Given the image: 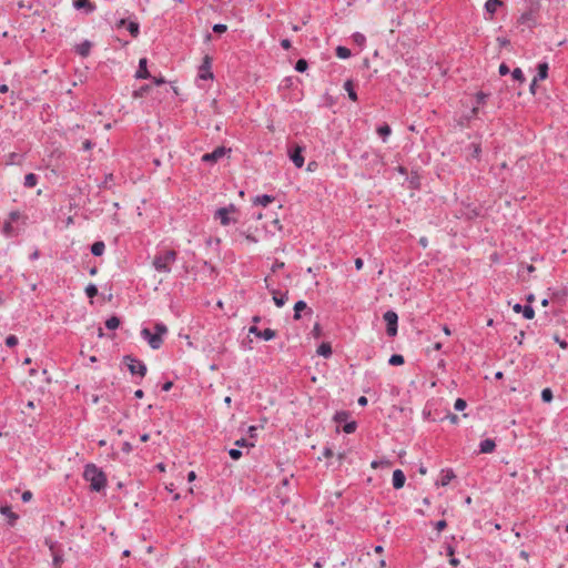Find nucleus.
Segmentation results:
<instances>
[{"label": "nucleus", "instance_id": "25", "mask_svg": "<svg viewBox=\"0 0 568 568\" xmlns=\"http://www.w3.org/2000/svg\"><path fill=\"white\" fill-rule=\"evenodd\" d=\"M392 129L388 124L384 123L377 128V134L386 141V139L390 135Z\"/></svg>", "mask_w": 568, "mask_h": 568}, {"label": "nucleus", "instance_id": "11", "mask_svg": "<svg viewBox=\"0 0 568 568\" xmlns=\"http://www.w3.org/2000/svg\"><path fill=\"white\" fill-rule=\"evenodd\" d=\"M118 27H120V28L121 27H125L133 38H136L139 36V33H140V26L135 21H129L128 22L125 19H121L119 21Z\"/></svg>", "mask_w": 568, "mask_h": 568}, {"label": "nucleus", "instance_id": "1", "mask_svg": "<svg viewBox=\"0 0 568 568\" xmlns=\"http://www.w3.org/2000/svg\"><path fill=\"white\" fill-rule=\"evenodd\" d=\"M83 478L90 483L93 491L100 493L106 486V475L95 464H87L83 471Z\"/></svg>", "mask_w": 568, "mask_h": 568}, {"label": "nucleus", "instance_id": "29", "mask_svg": "<svg viewBox=\"0 0 568 568\" xmlns=\"http://www.w3.org/2000/svg\"><path fill=\"white\" fill-rule=\"evenodd\" d=\"M120 324L121 322L118 316H111L105 321V327L111 331L116 329L120 326Z\"/></svg>", "mask_w": 568, "mask_h": 568}, {"label": "nucleus", "instance_id": "27", "mask_svg": "<svg viewBox=\"0 0 568 568\" xmlns=\"http://www.w3.org/2000/svg\"><path fill=\"white\" fill-rule=\"evenodd\" d=\"M307 310V304L304 301H298L294 305V320L301 318V312Z\"/></svg>", "mask_w": 568, "mask_h": 568}, {"label": "nucleus", "instance_id": "16", "mask_svg": "<svg viewBox=\"0 0 568 568\" xmlns=\"http://www.w3.org/2000/svg\"><path fill=\"white\" fill-rule=\"evenodd\" d=\"M495 448H496L495 440L489 439V438L481 440L479 444V453H481V454H490L495 450Z\"/></svg>", "mask_w": 568, "mask_h": 568}, {"label": "nucleus", "instance_id": "37", "mask_svg": "<svg viewBox=\"0 0 568 568\" xmlns=\"http://www.w3.org/2000/svg\"><path fill=\"white\" fill-rule=\"evenodd\" d=\"M307 68H308V63L305 59H300L295 63V70L297 72H304L307 70Z\"/></svg>", "mask_w": 568, "mask_h": 568}, {"label": "nucleus", "instance_id": "6", "mask_svg": "<svg viewBox=\"0 0 568 568\" xmlns=\"http://www.w3.org/2000/svg\"><path fill=\"white\" fill-rule=\"evenodd\" d=\"M304 146L298 144H293L288 148V156L294 165L301 169L304 165V156H303Z\"/></svg>", "mask_w": 568, "mask_h": 568}, {"label": "nucleus", "instance_id": "38", "mask_svg": "<svg viewBox=\"0 0 568 568\" xmlns=\"http://www.w3.org/2000/svg\"><path fill=\"white\" fill-rule=\"evenodd\" d=\"M85 294L88 297L93 298L98 295V287L94 284H89L85 287Z\"/></svg>", "mask_w": 568, "mask_h": 568}, {"label": "nucleus", "instance_id": "46", "mask_svg": "<svg viewBox=\"0 0 568 568\" xmlns=\"http://www.w3.org/2000/svg\"><path fill=\"white\" fill-rule=\"evenodd\" d=\"M229 455L232 459L237 460L242 457V452L236 448H232L229 450Z\"/></svg>", "mask_w": 568, "mask_h": 568}, {"label": "nucleus", "instance_id": "5", "mask_svg": "<svg viewBox=\"0 0 568 568\" xmlns=\"http://www.w3.org/2000/svg\"><path fill=\"white\" fill-rule=\"evenodd\" d=\"M383 318L386 322L387 335L390 337L395 336L397 334L398 315L394 311H387L384 313Z\"/></svg>", "mask_w": 568, "mask_h": 568}, {"label": "nucleus", "instance_id": "17", "mask_svg": "<svg viewBox=\"0 0 568 568\" xmlns=\"http://www.w3.org/2000/svg\"><path fill=\"white\" fill-rule=\"evenodd\" d=\"M91 47H92V43L89 40H84L83 42H81L80 44L77 45L75 52L79 55L85 58L90 54Z\"/></svg>", "mask_w": 568, "mask_h": 568}, {"label": "nucleus", "instance_id": "59", "mask_svg": "<svg viewBox=\"0 0 568 568\" xmlns=\"http://www.w3.org/2000/svg\"><path fill=\"white\" fill-rule=\"evenodd\" d=\"M363 265H364L363 260H362L361 257H357V258L355 260V267H356V270H357V271L362 270Z\"/></svg>", "mask_w": 568, "mask_h": 568}, {"label": "nucleus", "instance_id": "61", "mask_svg": "<svg viewBox=\"0 0 568 568\" xmlns=\"http://www.w3.org/2000/svg\"><path fill=\"white\" fill-rule=\"evenodd\" d=\"M373 154L369 153V152H364L362 155H361V159L363 161H369L372 159Z\"/></svg>", "mask_w": 568, "mask_h": 568}, {"label": "nucleus", "instance_id": "60", "mask_svg": "<svg viewBox=\"0 0 568 568\" xmlns=\"http://www.w3.org/2000/svg\"><path fill=\"white\" fill-rule=\"evenodd\" d=\"M446 555H447L448 557H450V558H452V557H454V555H455V549H454V547H453V546H450V545H448V546H447V548H446Z\"/></svg>", "mask_w": 568, "mask_h": 568}, {"label": "nucleus", "instance_id": "20", "mask_svg": "<svg viewBox=\"0 0 568 568\" xmlns=\"http://www.w3.org/2000/svg\"><path fill=\"white\" fill-rule=\"evenodd\" d=\"M105 244L102 241H97L91 245V253L94 256H101L104 253Z\"/></svg>", "mask_w": 568, "mask_h": 568}, {"label": "nucleus", "instance_id": "10", "mask_svg": "<svg viewBox=\"0 0 568 568\" xmlns=\"http://www.w3.org/2000/svg\"><path fill=\"white\" fill-rule=\"evenodd\" d=\"M248 333L253 334L256 337L262 338L264 341H271L276 336V332L274 329L265 328V329L261 331L255 325H253L248 328Z\"/></svg>", "mask_w": 568, "mask_h": 568}, {"label": "nucleus", "instance_id": "14", "mask_svg": "<svg viewBox=\"0 0 568 568\" xmlns=\"http://www.w3.org/2000/svg\"><path fill=\"white\" fill-rule=\"evenodd\" d=\"M405 480V474L400 469L394 470L392 483L395 489H400L402 487H404Z\"/></svg>", "mask_w": 568, "mask_h": 568}, {"label": "nucleus", "instance_id": "7", "mask_svg": "<svg viewBox=\"0 0 568 568\" xmlns=\"http://www.w3.org/2000/svg\"><path fill=\"white\" fill-rule=\"evenodd\" d=\"M141 336L149 343L152 349H159L163 344V338L146 327L142 328Z\"/></svg>", "mask_w": 568, "mask_h": 568}, {"label": "nucleus", "instance_id": "39", "mask_svg": "<svg viewBox=\"0 0 568 568\" xmlns=\"http://www.w3.org/2000/svg\"><path fill=\"white\" fill-rule=\"evenodd\" d=\"M552 390L550 388H544L541 390V399L545 402V403H550L552 400Z\"/></svg>", "mask_w": 568, "mask_h": 568}, {"label": "nucleus", "instance_id": "22", "mask_svg": "<svg viewBox=\"0 0 568 568\" xmlns=\"http://www.w3.org/2000/svg\"><path fill=\"white\" fill-rule=\"evenodd\" d=\"M274 201V197L267 194L258 195L254 199L253 203L256 205L267 206Z\"/></svg>", "mask_w": 568, "mask_h": 568}, {"label": "nucleus", "instance_id": "12", "mask_svg": "<svg viewBox=\"0 0 568 568\" xmlns=\"http://www.w3.org/2000/svg\"><path fill=\"white\" fill-rule=\"evenodd\" d=\"M136 79H149L152 78L151 73L148 70V60L146 58H141L139 61V68L135 73Z\"/></svg>", "mask_w": 568, "mask_h": 568}, {"label": "nucleus", "instance_id": "23", "mask_svg": "<svg viewBox=\"0 0 568 568\" xmlns=\"http://www.w3.org/2000/svg\"><path fill=\"white\" fill-rule=\"evenodd\" d=\"M344 89L347 91L348 93V98L356 102L358 100L357 98V93L355 92L354 90V84H353V81L352 80H347L345 83H344Z\"/></svg>", "mask_w": 568, "mask_h": 568}, {"label": "nucleus", "instance_id": "40", "mask_svg": "<svg viewBox=\"0 0 568 568\" xmlns=\"http://www.w3.org/2000/svg\"><path fill=\"white\" fill-rule=\"evenodd\" d=\"M1 513L10 518L11 525L13 524L14 520L18 519V516L14 513H12L11 509L7 506L1 508Z\"/></svg>", "mask_w": 568, "mask_h": 568}, {"label": "nucleus", "instance_id": "32", "mask_svg": "<svg viewBox=\"0 0 568 568\" xmlns=\"http://www.w3.org/2000/svg\"><path fill=\"white\" fill-rule=\"evenodd\" d=\"M351 50L346 47H343V45H338L336 48V55L339 58V59H347L351 57Z\"/></svg>", "mask_w": 568, "mask_h": 568}, {"label": "nucleus", "instance_id": "2", "mask_svg": "<svg viewBox=\"0 0 568 568\" xmlns=\"http://www.w3.org/2000/svg\"><path fill=\"white\" fill-rule=\"evenodd\" d=\"M176 252L174 250H164L155 254L153 266L158 272L170 273L171 265L176 261Z\"/></svg>", "mask_w": 568, "mask_h": 568}, {"label": "nucleus", "instance_id": "48", "mask_svg": "<svg viewBox=\"0 0 568 568\" xmlns=\"http://www.w3.org/2000/svg\"><path fill=\"white\" fill-rule=\"evenodd\" d=\"M488 94L484 93V92H478L476 94V103L477 104H483L485 103L486 99H487Z\"/></svg>", "mask_w": 568, "mask_h": 568}, {"label": "nucleus", "instance_id": "24", "mask_svg": "<svg viewBox=\"0 0 568 568\" xmlns=\"http://www.w3.org/2000/svg\"><path fill=\"white\" fill-rule=\"evenodd\" d=\"M317 354L327 358L332 355V346L329 343H322L317 348Z\"/></svg>", "mask_w": 568, "mask_h": 568}, {"label": "nucleus", "instance_id": "41", "mask_svg": "<svg viewBox=\"0 0 568 568\" xmlns=\"http://www.w3.org/2000/svg\"><path fill=\"white\" fill-rule=\"evenodd\" d=\"M356 423L354 420L352 422H346L345 425L343 426V430L346 433V434H352L356 430Z\"/></svg>", "mask_w": 568, "mask_h": 568}, {"label": "nucleus", "instance_id": "54", "mask_svg": "<svg viewBox=\"0 0 568 568\" xmlns=\"http://www.w3.org/2000/svg\"><path fill=\"white\" fill-rule=\"evenodd\" d=\"M93 148V143L90 140H85L82 144V149L84 151H89Z\"/></svg>", "mask_w": 568, "mask_h": 568}, {"label": "nucleus", "instance_id": "34", "mask_svg": "<svg viewBox=\"0 0 568 568\" xmlns=\"http://www.w3.org/2000/svg\"><path fill=\"white\" fill-rule=\"evenodd\" d=\"M404 362H405V359H404L403 355H400V354H393L388 359V364L393 365V366L403 365Z\"/></svg>", "mask_w": 568, "mask_h": 568}, {"label": "nucleus", "instance_id": "15", "mask_svg": "<svg viewBox=\"0 0 568 568\" xmlns=\"http://www.w3.org/2000/svg\"><path fill=\"white\" fill-rule=\"evenodd\" d=\"M266 287L270 290V292L273 295V301L277 307H282L285 305L286 301L288 300L287 292L280 294L276 290L270 288L268 285Z\"/></svg>", "mask_w": 568, "mask_h": 568}, {"label": "nucleus", "instance_id": "35", "mask_svg": "<svg viewBox=\"0 0 568 568\" xmlns=\"http://www.w3.org/2000/svg\"><path fill=\"white\" fill-rule=\"evenodd\" d=\"M511 77L515 81H518L519 83H524L526 81L524 72L521 71L520 68H515L511 72Z\"/></svg>", "mask_w": 568, "mask_h": 568}, {"label": "nucleus", "instance_id": "18", "mask_svg": "<svg viewBox=\"0 0 568 568\" xmlns=\"http://www.w3.org/2000/svg\"><path fill=\"white\" fill-rule=\"evenodd\" d=\"M549 67L547 62H540L537 65V74L535 77L536 80L541 81L547 79Z\"/></svg>", "mask_w": 568, "mask_h": 568}, {"label": "nucleus", "instance_id": "64", "mask_svg": "<svg viewBox=\"0 0 568 568\" xmlns=\"http://www.w3.org/2000/svg\"><path fill=\"white\" fill-rule=\"evenodd\" d=\"M245 239L248 242H252V243H256L257 242V239L254 235H252V234H245Z\"/></svg>", "mask_w": 568, "mask_h": 568}, {"label": "nucleus", "instance_id": "19", "mask_svg": "<svg viewBox=\"0 0 568 568\" xmlns=\"http://www.w3.org/2000/svg\"><path fill=\"white\" fill-rule=\"evenodd\" d=\"M73 6L78 10L85 9L87 12H92L95 9V6L90 0H73Z\"/></svg>", "mask_w": 568, "mask_h": 568}, {"label": "nucleus", "instance_id": "62", "mask_svg": "<svg viewBox=\"0 0 568 568\" xmlns=\"http://www.w3.org/2000/svg\"><path fill=\"white\" fill-rule=\"evenodd\" d=\"M153 80V83L156 84V85H161V84H164L165 83V80L163 78H152Z\"/></svg>", "mask_w": 568, "mask_h": 568}, {"label": "nucleus", "instance_id": "9", "mask_svg": "<svg viewBox=\"0 0 568 568\" xmlns=\"http://www.w3.org/2000/svg\"><path fill=\"white\" fill-rule=\"evenodd\" d=\"M230 151L231 149H226L225 146H217L214 151L203 154L202 161L206 163H215Z\"/></svg>", "mask_w": 568, "mask_h": 568}, {"label": "nucleus", "instance_id": "42", "mask_svg": "<svg viewBox=\"0 0 568 568\" xmlns=\"http://www.w3.org/2000/svg\"><path fill=\"white\" fill-rule=\"evenodd\" d=\"M18 337L16 335H8L6 338V345L8 347H14L18 345Z\"/></svg>", "mask_w": 568, "mask_h": 568}, {"label": "nucleus", "instance_id": "50", "mask_svg": "<svg viewBox=\"0 0 568 568\" xmlns=\"http://www.w3.org/2000/svg\"><path fill=\"white\" fill-rule=\"evenodd\" d=\"M498 71H499L500 75H506V74L509 73L510 70H509V68H508V65L506 63H501L499 65V70Z\"/></svg>", "mask_w": 568, "mask_h": 568}, {"label": "nucleus", "instance_id": "63", "mask_svg": "<svg viewBox=\"0 0 568 568\" xmlns=\"http://www.w3.org/2000/svg\"><path fill=\"white\" fill-rule=\"evenodd\" d=\"M235 445L239 446V447H244V446H247V442H246V439L241 438V439L235 442Z\"/></svg>", "mask_w": 568, "mask_h": 568}, {"label": "nucleus", "instance_id": "13", "mask_svg": "<svg viewBox=\"0 0 568 568\" xmlns=\"http://www.w3.org/2000/svg\"><path fill=\"white\" fill-rule=\"evenodd\" d=\"M513 310L515 313H523V316L526 320H531L535 316V311L530 305L523 306L521 304L517 303L513 306Z\"/></svg>", "mask_w": 568, "mask_h": 568}, {"label": "nucleus", "instance_id": "58", "mask_svg": "<svg viewBox=\"0 0 568 568\" xmlns=\"http://www.w3.org/2000/svg\"><path fill=\"white\" fill-rule=\"evenodd\" d=\"M537 82L538 80H536L535 78L532 79L531 83H530V87H529V90L532 94H536V88H537Z\"/></svg>", "mask_w": 568, "mask_h": 568}, {"label": "nucleus", "instance_id": "30", "mask_svg": "<svg viewBox=\"0 0 568 568\" xmlns=\"http://www.w3.org/2000/svg\"><path fill=\"white\" fill-rule=\"evenodd\" d=\"M150 89H151V87L149 84L142 85L138 90L133 91V98L139 99V98L145 97L149 93Z\"/></svg>", "mask_w": 568, "mask_h": 568}, {"label": "nucleus", "instance_id": "36", "mask_svg": "<svg viewBox=\"0 0 568 568\" xmlns=\"http://www.w3.org/2000/svg\"><path fill=\"white\" fill-rule=\"evenodd\" d=\"M348 418V413L345 410L336 412L334 416V420L338 424L346 423Z\"/></svg>", "mask_w": 568, "mask_h": 568}, {"label": "nucleus", "instance_id": "3", "mask_svg": "<svg viewBox=\"0 0 568 568\" xmlns=\"http://www.w3.org/2000/svg\"><path fill=\"white\" fill-rule=\"evenodd\" d=\"M123 363L128 366V369L132 375H139L144 377L146 374V365L142 362L133 357L132 355H125L123 357Z\"/></svg>", "mask_w": 568, "mask_h": 568}, {"label": "nucleus", "instance_id": "57", "mask_svg": "<svg viewBox=\"0 0 568 568\" xmlns=\"http://www.w3.org/2000/svg\"><path fill=\"white\" fill-rule=\"evenodd\" d=\"M291 45H292V44H291V41H290L288 39H283V40L281 41V47H282L283 49H285V50H288V49L291 48Z\"/></svg>", "mask_w": 568, "mask_h": 568}, {"label": "nucleus", "instance_id": "43", "mask_svg": "<svg viewBox=\"0 0 568 568\" xmlns=\"http://www.w3.org/2000/svg\"><path fill=\"white\" fill-rule=\"evenodd\" d=\"M353 40L355 43L359 44V45H363L366 41V38L364 34L359 33V32H356L353 34Z\"/></svg>", "mask_w": 568, "mask_h": 568}, {"label": "nucleus", "instance_id": "26", "mask_svg": "<svg viewBox=\"0 0 568 568\" xmlns=\"http://www.w3.org/2000/svg\"><path fill=\"white\" fill-rule=\"evenodd\" d=\"M38 183V176L34 174V173H28L26 176H24V182H23V185L26 187H34Z\"/></svg>", "mask_w": 568, "mask_h": 568}, {"label": "nucleus", "instance_id": "51", "mask_svg": "<svg viewBox=\"0 0 568 568\" xmlns=\"http://www.w3.org/2000/svg\"><path fill=\"white\" fill-rule=\"evenodd\" d=\"M62 556L59 554L53 555V566L54 568L60 567V564L62 562Z\"/></svg>", "mask_w": 568, "mask_h": 568}, {"label": "nucleus", "instance_id": "8", "mask_svg": "<svg viewBox=\"0 0 568 568\" xmlns=\"http://www.w3.org/2000/svg\"><path fill=\"white\" fill-rule=\"evenodd\" d=\"M211 67H212V58L206 54L203 58L202 64L199 68L197 77L201 80H211V79H213V72L211 71Z\"/></svg>", "mask_w": 568, "mask_h": 568}, {"label": "nucleus", "instance_id": "45", "mask_svg": "<svg viewBox=\"0 0 568 568\" xmlns=\"http://www.w3.org/2000/svg\"><path fill=\"white\" fill-rule=\"evenodd\" d=\"M226 30H227V26L226 24L216 23V24L213 26V31L215 33L222 34V33L226 32Z\"/></svg>", "mask_w": 568, "mask_h": 568}, {"label": "nucleus", "instance_id": "53", "mask_svg": "<svg viewBox=\"0 0 568 568\" xmlns=\"http://www.w3.org/2000/svg\"><path fill=\"white\" fill-rule=\"evenodd\" d=\"M22 501L23 503H28L31 500L32 498V493L30 490H26L23 494H22Z\"/></svg>", "mask_w": 568, "mask_h": 568}, {"label": "nucleus", "instance_id": "47", "mask_svg": "<svg viewBox=\"0 0 568 568\" xmlns=\"http://www.w3.org/2000/svg\"><path fill=\"white\" fill-rule=\"evenodd\" d=\"M470 146L473 148L471 156L478 159L481 152L480 145L473 143Z\"/></svg>", "mask_w": 568, "mask_h": 568}, {"label": "nucleus", "instance_id": "31", "mask_svg": "<svg viewBox=\"0 0 568 568\" xmlns=\"http://www.w3.org/2000/svg\"><path fill=\"white\" fill-rule=\"evenodd\" d=\"M454 477H455L454 471L447 470V471L443 473L439 483L442 486H447Z\"/></svg>", "mask_w": 568, "mask_h": 568}, {"label": "nucleus", "instance_id": "52", "mask_svg": "<svg viewBox=\"0 0 568 568\" xmlns=\"http://www.w3.org/2000/svg\"><path fill=\"white\" fill-rule=\"evenodd\" d=\"M447 526V523L445 520H439L435 524V528L438 530V531H442L446 528Z\"/></svg>", "mask_w": 568, "mask_h": 568}, {"label": "nucleus", "instance_id": "49", "mask_svg": "<svg viewBox=\"0 0 568 568\" xmlns=\"http://www.w3.org/2000/svg\"><path fill=\"white\" fill-rule=\"evenodd\" d=\"M284 265H285L284 262H281V261L276 260L274 262V264L272 265V272L275 273V272L282 270L284 267Z\"/></svg>", "mask_w": 568, "mask_h": 568}, {"label": "nucleus", "instance_id": "44", "mask_svg": "<svg viewBox=\"0 0 568 568\" xmlns=\"http://www.w3.org/2000/svg\"><path fill=\"white\" fill-rule=\"evenodd\" d=\"M467 406V403L465 399L463 398H457L456 402H455V405H454V408L456 410H464Z\"/></svg>", "mask_w": 568, "mask_h": 568}, {"label": "nucleus", "instance_id": "55", "mask_svg": "<svg viewBox=\"0 0 568 568\" xmlns=\"http://www.w3.org/2000/svg\"><path fill=\"white\" fill-rule=\"evenodd\" d=\"M172 387H173V382L168 381V382H165V383L162 385V390H163V392H169Z\"/></svg>", "mask_w": 568, "mask_h": 568}, {"label": "nucleus", "instance_id": "33", "mask_svg": "<svg viewBox=\"0 0 568 568\" xmlns=\"http://www.w3.org/2000/svg\"><path fill=\"white\" fill-rule=\"evenodd\" d=\"M154 331L162 338L169 332L166 325L164 323H162V322H158V323L154 324Z\"/></svg>", "mask_w": 568, "mask_h": 568}, {"label": "nucleus", "instance_id": "21", "mask_svg": "<svg viewBox=\"0 0 568 568\" xmlns=\"http://www.w3.org/2000/svg\"><path fill=\"white\" fill-rule=\"evenodd\" d=\"M501 4L503 2L500 0H487L485 3V9L493 16Z\"/></svg>", "mask_w": 568, "mask_h": 568}, {"label": "nucleus", "instance_id": "4", "mask_svg": "<svg viewBox=\"0 0 568 568\" xmlns=\"http://www.w3.org/2000/svg\"><path fill=\"white\" fill-rule=\"evenodd\" d=\"M235 212V205L230 204L229 206L217 209L214 213V217L219 220L222 225L226 226L236 222V219L231 216V214Z\"/></svg>", "mask_w": 568, "mask_h": 568}, {"label": "nucleus", "instance_id": "56", "mask_svg": "<svg viewBox=\"0 0 568 568\" xmlns=\"http://www.w3.org/2000/svg\"><path fill=\"white\" fill-rule=\"evenodd\" d=\"M447 418L453 423V424H457L458 420H459V417L453 413H448L447 415Z\"/></svg>", "mask_w": 568, "mask_h": 568}, {"label": "nucleus", "instance_id": "28", "mask_svg": "<svg viewBox=\"0 0 568 568\" xmlns=\"http://www.w3.org/2000/svg\"><path fill=\"white\" fill-rule=\"evenodd\" d=\"M372 170L377 169L379 171V166L383 165L382 156L378 153H373L372 159L368 161Z\"/></svg>", "mask_w": 568, "mask_h": 568}]
</instances>
